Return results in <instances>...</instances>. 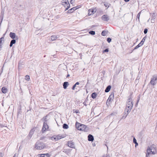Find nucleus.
I'll return each mask as SVG.
<instances>
[{
    "instance_id": "obj_42",
    "label": "nucleus",
    "mask_w": 157,
    "mask_h": 157,
    "mask_svg": "<svg viewBox=\"0 0 157 157\" xmlns=\"http://www.w3.org/2000/svg\"><path fill=\"white\" fill-rule=\"evenodd\" d=\"M147 31H148V30L147 29H146V28L144 30V33L145 34H146L147 32Z\"/></svg>"
},
{
    "instance_id": "obj_1",
    "label": "nucleus",
    "mask_w": 157,
    "mask_h": 157,
    "mask_svg": "<svg viewBox=\"0 0 157 157\" xmlns=\"http://www.w3.org/2000/svg\"><path fill=\"white\" fill-rule=\"evenodd\" d=\"M75 127L78 130L84 131L85 132H87L88 129V128L86 125L77 122H76Z\"/></svg>"
},
{
    "instance_id": "obj_6",
    "label": "nucleus",
    "mask_w": 157,
    "mask_h": 157,
    "mask_svg": "<svg viewBox=\"0 0 157 157\" xmlns=\"http://www.w3.org/2000/svg\"><path fill=\"white\" fill-rule=\"evenodd\" d=\"M157 80V75H154L151 78L150 83L152 85H155L156 84V81Z\"/></svg>"
},
{
    "instance_id": "obj_16",
    "label": "nucleus",
    "mask_w": 157,
    "mask_h": 157,
    "mask_svg": "<svg viewBox=\"0 0 157 157\" xmlns=\"http://www.w3.org/2000/svg\"><path fill=\"white\" fill-rule=\"evenodd\" d=\"M7 89L4 86L1 89L2 92L4 94L6 93L7 91Z\"/></svg>"
},
{
    "instance_id": "obj_45",
    "label": "nucleus",
    "mask_w": 157,
    "mask_h": 157,
    "mask_svg": "<svg viewBox=\"0 0 157 157\" xmlns=\"http://www.w3.org/2000/svg\"><path fill=\"white\" fill-rule=\"evenodd\" d=\"M133 142L134 143H136L137 142H136V139L135 138V137H134L133 139Z\"/></svg>"
},
{
    "instance_id": "obj_47",
    "label": "nucleus",
    "mask_w": 157,
    "mask_h": 157,
    "mask_svg": "<svg viewBox=\"0 0 157 157\" xmlns=\"http://www.w3.org/2000/svg\"><path fill=\"white\" fill-rule=\"evenodd\" d=\"M45 154H41V155L40 156V157H45Z\"/></svg>"
},
{
    "instance_id": "obj_50",
    "label": "nucleus",
    "mask_w": 157,
    "mask_h": 157,
    "mask_svg": "<svg viewBox=\"0 0 157 157\" xmlns=\"http://www.w3.org/2000/svg\"><path fill=\"white\" fill-rule=\"evenodd\" d=\"M3 156V154L2 153H0V156L2 157Z\"/></svg>"
},
{
    "instance_id": "obj_26",
    "label": "nucleus",
    "mask_w": 157,
    "mask_h": 157,
    "mask_svg": "<svg viewBox=\"0 0 157 157\" xmlns=\"http://www.w3.org/2000/svg\"><path fill=\"white\" fill-rule=\"evenodd\" d=\"M3 16H4V13L2 12H1V14H0V18H1V23H0L1 24L2 23V21L3 20Z\"/></svg>"
},
{
    "instance_id": "obj_3",
    "label": "nucleus",
    "mask_w": 157,
    "mask_h": 157,
    "mask_svg": "<svg viewBox=\"0 0 157 157\" xmlns=\"http://www.w3.org/2000/svg\"><path fill=\"white\" fill-rule=\"evenodd\" d=\"M132 93L130 95L128 96V98L127 102L126 107L128 108H131L132 109L133 105L132 101Z\"/></svg>"
},
{
    "instance_id": "obj_7",
    "label": "nucleus",
    "mask_w": 157,
    "mask_h": 157,
    "mask_svg": "<svg viewBox=\"0 0 157 157\" xmlns=\"http://www.w3.org/2000/svg\"><path fill=\"white\" fill-rule=\"evenodd\" d=\"M49 127L47 122H44L43 127L42 129V131L44 132L46 130L48 129Z\"/></svg>"
},
{
    "instance_id": "obj_62",
    "label": "nucleus",
    "mask_w": 157,
    "mask_h": 157,
    "mask_svg": "<svg viewBox=\"0 0 157 157\" xmlns=\"http://www.w3.org/2000/svg\"><path fill=\"white\" fill-rule=\"evenodd\" d=\"M44 138V137H41L40 138V140H43V139Z\"/></svg>"
},
{
    "instance_id": "obj_31",
    "label": "nucleus",
    "mask_w": 157,
    "mask_h": 157,
    "mask_svg": "<svg viewBox=\"0 0 157 157\" xmlns=\"http://www.w3.org/2000/svg\"><path fill=\"white\" fill-rule=\"evenodd\" d=\"M89 33L92 35H94L95 34V32L94 31H91L89 32Z\"/></svg>"
},
{
    "instance_id": "obj_23",
    "label": "nucleus",
    "mask_w": 157,
    "mask_h": 157,
    "mask_svg": "<svg viewBox=\"0 0 157 157\" xmlns=\"http://www.w3.org/2000/svg\"><path fill=\"white\" fill-rule=\"evenodd\" d=\"M57 37L56 36L54 35L51 36V40L52 41H54L57 38Z\"/></svg>"
},
{
    "instance_id": "obj_9",
    "label": "nucleus",
    "mask_w": 157,
    "mask_h": 157,
    "mask_svg": "<svg viewBox=\"0 0 157 157\" xmlns=\"http://www.w3.org/2000/svg\"><path fill=\"white\" fill-rule=\"evenodd\" d=\"M101 19L104 21H107L109 20V16L107 15H104L101 17Z\"/></svg>"
},
{
    "instance_id": "obj_48",
    "label": "nucleus",
    "mask_w": 157,
    "mask_h": 157,
    "mask_svg": "<svg viewBox=\"0 0 157 157\" xmlns=\"http://www.w3.org/2000/svg\"><path fill=\"white\" fill-rule=\"evenodd\" d=\"M106 157H110V156L109 154H106Z\"/></svg>"
},
{
    "instance_id": "obj_38",
    "label": "nucleus",
    "mask_w": 157,
    "mask_h": 157,
    "mask_svg": "<svg viewBox=\"0 0 157 157\" xmlns=\"http://www.w3.org/2000/svg\"><path fill=\"white\" fill-rule=\"evenodd\" d=\"M109 52V49L108 48H106L104 50H103L102 51L103 53L104 52Z\"/></svg>"
},
{
    "instance_id": "obj_39",
    "label": "nucleus",
    "mask_w": 157,
    "mask_h": 157,
    "mask_svg": "<svg viewBox=\"0 0 157 157\" xmlns=\"http://www.w3.org/2000/svg\"><path fill=\"white\" fill-rule=\"evenodd\" d=\"M141 13V12H140L137 14V18H138V20H139L140 17Z\"/></svg>"
},
{
    "instance_id": "obj_8",
    "label": "nucleus",
    "mask_w": 157,
    "mask_h": 157,
    "mask_svg": "<svg viewBox=\"0 0 157 157\" xmlns=\"http://www.w3.org/2000/svg\"><path fill=\"white\" fill-rule=\"evenodd\" d=\"M62 5L64 6V7L70 6V4L68 0H63L62 1Z\"/></svg>"
},
{
    "instance_id": "obj_49",
    "label": "nucleus",
    "mask_w": 157,
    "mask_h": 157,
    "mask_svg": "<svg viewBox=\"0 0 157 157\" xmlns=\"http://www.w3.org/2000/svg\"><path fill=\"white\" fill-rule=\"evenodd\" d=\"M142 45H143L142 44H141V43H140L138 45H137L138 46H139V47L141 46Z\"/></svg>"
},
{
    "instance_id": "obj_37",
    "label": "nucleus",
    "mask_w": 157,
    "mask_h": 157,
    "mask_svg": "<svg viewBox=\"0 0 157 157\" xmlns=\"http://www.w3.org/2000/svg\"><path fill=\"white\" fill-rule=\"evenodd\" d=\"M111 39L109 37H108L107 39V41L108 43L111 42Z\"/></svg>"
},
{
    "instance_id": "obj_12",
    "label": "nucleus",
    "mask_w": 157,
    "mask_h": 157,
    "mask_svg": "<svg viewBox=\"0 0 157 157\" xmlns=\"http://www.w3.org/2000/svg\"><path fill=\"white\" fill-rule=\"evenodd\" d=\"M68 146L70 147L74 148L75 147L74 143L71 141H68Z\"/></svg>"
},
{
    "instance_id": "obj_22",
    "label": "nucleus",
    "mask_w": 157,
    "mask_h": 157,
    "mask_svg": "<svg viewBox=\"0 0 157 157\" xmlns=\"http://www.w3.org/2000/svg\"><path fill=\"white\" fill-rule=\"evenodd\" d=\"M97 96V94L95 92H94L91 94V97L93 99L96 98Z\"/></svg>"
},
{
    "instance_id": "obj_63",
    "label": "nucleus",
    "mask_w": 157,
    "mask_h": 157,
    "mask_svg": "<svg viewBox=\"0 0 157 157\" xmlns=\"http://www.w3.org/2000/svg\"><path fill=\"white\" fill-rule=\"evenodd\" d=\"M135 145H136H136H138V144L137 142L136 143H135Z\"/></svg>"
},
{
    "instance_id": "obj_25",
    "label": "nucleus",
    "mask_w": 157,
    "mask_h": 157,
    "mask_svg": "<svg viewBox=\"0 0 157 157\" xmlns=\"http://www.w3.org/2000/svg\"><path fill=\"white\" fill-rule=\"evenodd\" d=\"M63 128L64 129H67L69 127L67 124H64L63 126Z\"/></svg>"
},
{
    "instance_id": "obj_53",
    "label": "nucleus",
    "mask_w": 157,
    "mask_h": 157,
    "mask_svg": "<svg viewBox=\"0 0 157 157\" xmlns=\"http://www.w3.org/2000/svg\"><path fill=\"white\" fill-rule=\"evenodd\" d=\"M45 155L47 156V157H49V154L48 153L45 154Z\"/></svg>"
},
{
    "instance_id": "obj_64",
    "label": "nucleus",
    "mask_w": 157,
    "mask_h": 157,
    "mask_svg": "<svg viewBox=\"0 0 157 157\" xmlns=\"http://www.w3.org/2000/svg\"><path fill=\"white\" fill-rule=\"evenodd\" d=\"M13 157H16V154H15L14 156H13Z\"/></svg>"
},
{
    "instance_id": "obj_58",
    "label": "nucleus",
    "mask_w": 157,
    "mask_h": 157,
    "mask_svg": "<svg viewBox=\"0 0 157 157\" xmlns=\"http://www.w3.org/2000/svg\"><path fill=\"white\" fill-rule=\"evenodd\" d=\"M125 2H128L130 0H124Z\"/></svg>"
},
{
    "instance_id": "obj_13",
    "label": "nucleus",
    "mask_w": 157,
    "mask_h": 157,
    "mask_svg": "<svg viewBox=\"0 0 157 157\" xmlns=\"http://www.w3.org/2000/svg\"><path fill=\"white\" fill-rule=\"evenodd\" d=\"M88 140L89 141H93L94 140L93 136L89 134L88 136Z\"/></svg>"
},
{
    "instance_id": "obj_2",
    "label": "nucleus",
    "mask_w": 157,
    "mask_h": 157,
    "mask_svg": "<svg viewBox=\"0 0 157 157\" xmlns=\"http://www.w3.org/2000/svg\"><path fill=\"white\" fill-rule=\"evenodd\" d=\"M45 147V144L39 141L37 142L35 144V147L37 150H41Z\"/></svg>"
},
{
    "instance_id": "obj_43",
    "label": "nucleus",
    "mask_w": 157,
    "mask_h": 157,
    "mask_svg": "<svg viewBox=\"0 0 157 157\" xmlns=\"http://www.w3.org/2000/svg\"><path fill=\"white\" fill-rule=\"evenodd\" d=\"M152 17H155V16L156 15V13L155 12H153L152 13Z\"/></svg>"
},
{
    "instance_id": "obj_27",
    "label": "nucleus",
    "mask_w": 157,
    "mask_h": 157,
    "mask_svg": "<svg viewBox=\"0 0 157 157\" xmlns=\"http://www.w3.org/2000/svg\"><path fill=\"white\" fill-rule=\"evenodd\" d=\"M150 150L149 149H147V154L146 155V157H149V156L150 154Z\"/></svg>"
},
{
    "instance_id": "obj_20",
    "label": "nucleus",
    "mask_w": 157,
    "mask_h": 157,
    "mask_svg": "<svg viewBox=\"0 0 157 157\" xmlns=\"http://www.w3.org/2000/svg\"><path fill=\"white\" fill-rule=\"evenodd\" d=\"M111 86L110 85L108 86L105 90V92L106 93L108 92L110 90Z\"/></svg>"
},
{
    "instance_id": "obj_14",
    "label": "nucleus",
    "mask_w": 157,
    "mask_h": 157,
    "mask_svg": "<svg viewBox=\"0 0 157 157\" xmlns=\"http://www.w3.org/2000/svg\"><path fill=\"white\" fill-rule=\"evenodd\" d=\"M10 37L12 39H14L16 37V34L15 33L10 32L9 34Z\"/></svg>"
},
{
    "instance_id": "obj_61",
    "label": "nucleus",
    "mask_w": 157,
    "mask_h": 157,
    "mask_svg": "<svg viewBox=\"0 0 157 157\" xmlns=\"http://www.w3.org/2000/svg\"><path fill=\"white\" fill-rule=\"evenodd\" d=\"M75 7H76V8H77V9H78L79 8V6H75Z\"/></svg>"
},
{
    "instance_id": "obj_44",
    "label": "nucleus",
    "mask_w": 157,
    "mask_h": 157,
    "mask_svg": "<svg viewBox=\"0 0 157 157\" xmlns=\"http://www.w3.org/2000/svg\"><path fill=\"white\" fill-rule=\"evenodd\" d=\"M66 7V8L65 9V11L69 9V8L70 7V6H68Z\"/></svg>"
},
{
    "instance_id": "obj_56",
    "label": "nucleus",
    "mask_w": 157,
    "mask_h": 157,
    "mask_svg": "<svg viewBox=\"0 0 157 157\" xmlns=\"http://www.w3.org/2000/svg\"><path fill=\"white\" fill-rule=\"evenodd\" d=\"M13 44L10 43V47H11L13 46Z\"/></svg>"
},
{
    "instance_id": "obj_32",
    "label": "nucleus",
    "mask_w": 157,
    "mask_h": 157,
    "mask_svg": "<svg viewBox=\"0 0 157 157\" xmlns=\"http://www.w3.org/2000/svg\"><path fill=\"white\" fill-rule=\"evenodd\" d=\"M155 17H152L151 18V22L152 23H154L155 21Z\"/></svg>"
},
{
    "instance_id": "obj_28",
    "label": "nucleus",
    "mask_w": 157,
    "mask_h": 157,
    "mask_svg": "<svg viewBox=\"0 0 157 157\" xmlns=\"http://www.w3.org/2000/svg\"><path fill=\"white\" fill-rule=\"evenodd\" d=\"M21 107L19 109H18L17 111V116H19L20 114H21Z\"/></svg>"
},
{
    "instance_id": "obj_46",
    "label": "nucleus",
    "mask_w": 157,
    "mask_h": 157,
    "mask_svg": "<svg viewBox=\"0 0 157 157\" xmlns=\"http://www.w3.org/2000/svg\"><path fill=\"white\" fill-rule=\"evenodd\" d=\"M76 86L74 84L72 86V90H75V88L76 87Z\"/></svg>"
},
{
    "instance_id": "obj_54",
    "label": "nucleus",
    "mask_w": 157,
    "mask_h": 157,
    "mask_svg": "<svg viewBox=\"0 0 157 157\" xmlns=\"http://www.w3.org/2000/svg\"><path fill=\"white\" fill-rule=\"evenodd\" d=\"M89 79L87 78V84H86V86H85V87H86V86L87 85V84L89 83Z\"/></svg>"
},
{
    "instance_id": "obj_21",
    "label": "nucleus",
    "mask_w": 157,
    "mask_h": 157,
    "mask_svg": "<svg viewBox=\"0 0 157 157\" xmlns=\"http://www.w3.org/2000/svg\"><path fill=\"white\" fill-rule=\"evenodd\" d=\"M47 117L48 115H46L41 120L44 122H46L48 121L47 119Z\"/></svg>"
},
{
    "instance_id": "obj_11",
    "label": "nucleus",
    "mask_w": 157,
    "mask_h": 157,
    "mask_svg": "<svg viewBox=\"0 0 157 157\" xmlns=\"http://www.w3.org/2000/svg\"><path fill=\"white\" fill-rule=\"evenodd\" d=\"M113 98H114L113 94H111L110 95L108 99L107 100L106 103L108 102V101H109V102H111V101H112L113 100Z\"/></svg>"
},
{
    "instance_id": "obj_52",
    "label": "nucleus",
    "mask_w": 157,
    "mask_h": 157,
    "mask_svg": "<svg viewBox=\"0 0 157 157\" xmlns=\"http://www.w3.org/2000/svg\"><path fill=\"white\" fill-rule=\"evenodd\" d=\"M139 99H138V100L137 101V102L136 103V104H135L136 106V105H137L139 101Z\"/></svg>"
},
{
    "instance_id": "obj_4",
    "label": "nucleus",
    "mask_w": 157,
    "mask_h": 157,
    "mask_svg": "<svg viewBox=\"0 0 157 157\" xmlns=\"http://www.w3.org/2000/svg\"><path fill=\"white\" fill-rule=\"evenodd\" d=\"M147 149H149L150 152H151L153 155L157 153V148L156 146L154 144L152 145L150 147H148Z\"/></svg>"
},
{
    "instance_id": "obj_19",
    "label": "nucleus",
    "mask_w": 157,
    "mask_h": 157,
    "mask_svg": "<svg viewBox=\"0 0 157 157\" xmlns=\"http://www.w3.org/2000/svg\"><path fill=\"white\" fill-rule=\"evenodd\" d=\"M68 82H65L63 83V87L64 89H66L69 85Z\"/></svg>"
},
{
    "instance_id": "obj_36",
    "label": "nucleus",
    "mask_w": 157,
    "mask_h": 157,
    "mask_svg": "<svg viewBox=\"0 0 157 157\" xmlns=\"http://www.w3.org/2000/svg\"><path fill=\"white\" fill-rule=\"evenodd\" d=\"M10 43L13 44H15L16 43V40L15 39H13L11 40Z\"/></svg>"
},
{
    "instance_id": "obj_10",
    "label": "nucleus",
    "mask_w": 157,
    "mask_h": 157,
    "mask_svg": "<svg viewBox=\"0 0 157 157\" xmlns=\"http://www.w3.org/2000/svg\"><path fill=\"white\" fill-rule=\"evenodd\" d=\"M96 12L95 9H90L88 10V15L90 16L95 13Z\"/></svg>"
},
{
    "instance_id": "obj_30",
    "label": "nucleus",
    "mask_w": 157,
    "mask_h": 157,
    "mask_svg": "<svg viewBox=\"0 0 157 157\" xmlns=\"http://www.w3.org/2000/svg\"><path fill=\"white\" fill-rule=\"evenodd\" d=\"M106 34V31H103L102 32H101V34L103 36H105Z\"/></svg>"
},
{
    "instance_id": "obj_17",
    "label": "nucleus",
    "mask_w": 157,
    "mask_h": 157,
    "mask_svg": "<svg viewBox=\"0 0 157 157\" xmlns=\"http://www.w3.org/2000/svg\"><path fill=\"white\" fill-rule=\"evenodd\" d=\"M33 133H34L33 130V129H31L30 130V131L28 136V137H29V139H30L31 138V137H32L33 135Z\"/></svg>"
},
{
    "instance_id": "obj_51",
    "label": "nucleus",
    "mask_w": 157,
    "mask_h": 157,
    "mask_svg": "<svg viewBox=\"0 0 157 157\" xmlns=\"http://www.w3.org/2000/svg\"><path fill=\"white\" fill-rule=\"evenodd\" d=\"M79 84V82H77L75 84L76 86L77 85H78Z\"/></svg>"
},
{
    "instance_id": "obj_60",
    "label": "nucleus",
    "mask_w": 157,
    "mask_h": 157,
    "mask_svg": "<svg viewBox=\"0 0 157 157\" xmlns=\"http://www.w3.org/2000/svg\"><path fill=\"white\" fill-rule=\"evenodd\" d=\"M104 5L105 6V7H107L108 6L107 4H105Z\"/></svg>"
},
{
    "instance_id": "obj_18",
    "label": "nucleus",
    "mask_w": 157,
    "mask_h": 157,
    "mask_svg": "<svg viewBox=\"0 0 157 157\" xmlns=\"http://www.w3.org/2000/svg\"><path fill=\"white\" fill-rule=\"evenodd\" d=\"M131 108H128L126 107V108L125 109L124 112L126 113L127 114H128V113L131 111Z\"/></svg>"
},
{
    "instance_id": "obj_40",
    "label": "nucleus",
    "mask_w": 157,
    "mask_h": 157,
    "mask_svg": "<svg viewBox=\"0 0 157 157\" xmlns=\"http://www.w3.org/2000/svg\"><path fill=\"white\" fill-rule=\"evenodd\" d=\"M139 46H138V45H137V46H136L134 48V49H133L132 50V52H132H133V50H135V49H137V48H139Z\"/></svg>"
},
{
    "instance_id": "obj_57",
    "label": "nucleus",
    "mask_w": 157,
    "mask_h": 157,
    "mask_svg": "<svg viewBox=\"0 0 157 157\" xmlns=\"http://www.w3.org/2000/svg\"><path fill=\"white\" fill-rule=\"evenodd\" d=\"M2 44H0V50H1V49L2 48Z\"/></svg>"
},
{
    "instance_id": "obj_59",
    "label": "nucleus",
    "mask_w": 157,
    "mask_h": 157,
    "mask_svg": "<svg viewBox=\"0 0 157 157\" xmlns=\"http://www.w3.org/2000/svg\"><path fill=\"white\" fill-rule=\"evenodd\" d=\"M70 76V75L69 74H68L67 75V78H68V77H69V76Z\"/></svg>"
},
{
    "instance_id": "obj_33",
    "label": "nucleus",
    "mask_w": 157,
    "mask_h": 157,
    "mask_svg": "<svg viewBox=\"0 0 157 157\" xmlns=\"http://www.w3.org/2000/svg\"><path fill=\"white\" fill-rule=\"evenodd\" d=\"M4 37H2L0 38V44H2V41H4Z\"/></svg>"
},
{
    "instance_id": "obj_41",
    "label": "nucleus",
    "mask_w": 157,
    "mask_h": 157,
    "mask_svg": "<svg viewBox=\"0 0 157 157\" xmlns=\"http://www.w3.org/2000/svg\"><path fill=\"white\" fill-rule=\"evenodd\" d=\"M73 112L74 113H79V112L78 110H74Z\"/></svg>"
},
{
    "instance_id": "obj_24",
    "label": "nucleus",
    "mask_w": 157,
    "mask_h": 157,
    "mask_svg": "<svg viewBox=\"0 0 157 157\" xmlns=\"http://www.w3.org/2000/svg\"><path fill=\"white\" fill-rule=\"evenodd\" d=\"M128 114H127L126 113H124L123 114L122 116L121 119H125L126 117H127Z\"/></svg>"
},
{
    "instance_id": "obj_35",
    "label": "nucleus",
    "mask_w": 157,
    "mask_h": 157,
    "mask_svg": "<svg viewBox=\"0 0 157 157\" xmlns=\"http://www.w3.org/2000/svg\"><path fill=\"white\" fill-rule=\"evenodd\" d=\"M145 40V37H144L143 39H142L141 41L140 42L141 44H144V43Z\"/></svg>"
},
{
    "instance_id": "obj_15",
    "label": "nucleus",
    "mask_w": 157,
    "mask_h": 157,
    "mask_svg": "<svg viewBox=\"0 0 157 157\" xmlns=\"http://www.w3.org/2000/svg\"><path fill=\"white\" fill-rule=\"evenodd\" d=\"M77 9V8H76V7H74L70 10H69L67 11V13H72L74 11L76 10Z\"/></svg>"
},
{
    "instance_id": "obj_5",
    "label": "nucleus",
    "mask_w": 157,
    "mask_h": 157,
    "mask_svg": "<svg viewBox=\"0 0 157 157\" xmlns=\"http://www.w3.org/2000/svg\"><path fill=\"white\" fill-rule=\"evenodd\" d=\"M63 137H64L63 136L60 135H55L52 137H51L50 139L53 141H56Z\"/></svg>"
},
{
    "instance_id": "obj_55",
    "label": "nucleus",
    "mask_w": 157,
    "mask_h": 157,
    "mask_svg": "<svg viewBox=\"0 0 157 157\" xmlns=\"http://www.w3.org/2000/svg\"><path fill=\"white\" fill-rule=\"evenodd\" d=\"M83 104L84 105H86V102L85 101L84 102H83Z\"/></svg>"
},
{
    "instance_id": "obj_29",
    "label": "nucleus",
    "mask_w": 157,
    "mask_h": 157,
    "mask_svg": "<svg viewBox=\"0 0 157 157\" xmlns=\"http://www.w3.org/2000/svg\"><path fill=\"white\" fill-rule=\"evenodd\" d=\"M25 79L27 81H29V80L30 79V77H29V75H26L25 76Z\"/></svg>"
},
{
    "instance_id": "obj_34",
    "label": "nucleus",
    "mask_w": 157,
    "mask_h": 157,
    "mask_svg": "<svg viewBox=\"0 0 157 157\" xmlns=\"http://www.w3.org/2000/svg\"><path fill=\"white\" fill-rule=\"evenodd\" d=\"M117 114V113L116 112H114L113 113H111L109 115L110 116H115Z\"/></svg>"
}]
</instances>
